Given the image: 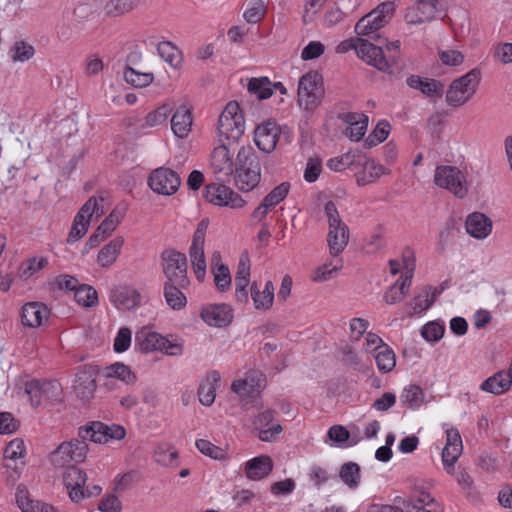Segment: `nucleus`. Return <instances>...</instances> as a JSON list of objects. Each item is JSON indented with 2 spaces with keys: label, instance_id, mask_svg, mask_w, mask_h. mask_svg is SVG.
I'll list each match as a JSON object with an SVG mask.
<instances>
[{
  "label": "nucleus",
  "instance_id": "obj_1",
  "mask_svg": "<svg viewBox=\"0 0 512 512\" xmlns=\"http://www.w3.org/2000/svg\"><path fill=\"white\" fill-rule=\"evenodd\" d=\"M104 201L102 196H92L83 204L74 217L66 239L68 244H74L82 239L86 235L91 221L100 218L105 213Z\"/></svg>",
  "mask_w": 512,
  "mask_h": 512
},
{
  "label": "nucleus",
  "instance_id": "obj_2",
  "mask_svg": "<svg viewBox=\"0 0 512 512\" xmlns=\"http://www.w3.org/2000/svg\"><path fill=\"white\" fill-rule=\"evenodd\" d=\"M481 79V71L474 68L453 80L446 91V102L451 107H460L476 93Z\"/></svg>",
  "mask_w": 512,
  "mask_h": 512
},
{
  "label": "nucleus",
  "instance_id": "obj_3",
  "mask_svg": "<svg viewBox=\"0 0 512 512\" xmlns=\"http://www.w3.org/2000/svg\"><path fill=\"white\" fill-rule=\"evenodd\" d=\"M245 131V119L236 101H230L219 116L218 136L221 142H235Z\"/></svg>",
  "mask_w": 512,
  "mask_h": 512
},
{
  "label": "nucleus",
  "instance_id": "obj_4",
  "mask_svg": "<svg viewBox=\"0 0 512 512\" xmlns=\"http://www.w3.org/2000/svg\"><path fill=\"white\" fill-rule=\"evenodd\" d=\"M324 209L329 225L327 242L330 254L337 257L348 244L349 229L340 218L339 212L333 201H328L325 204Z\"/></svg>",
  "mask_w": 512,
  "mask_h": 512
},
{
  "label": "nucleus",
  "instance_id": "obj_5",
  "mask_svg": "<svg viewBox=\"0 0 512 512\" xmlns=\"http://www.w3.org/2000/svg\"><path fill=\"white\" fill-rule=\"evenodd\" d=\"M87 481L86 473L76 467L68 466L63 474V482L72 502L78 503L83 499L97 497L102 492L99 485L85 486Z\"/></svg>",
  "mask_w": 512,
  "mask_h": 512
},
{
  "label": "nucleus",
  "instance_id": "obj_6",
  "mask_svg": "<svg viewBox=\"0 0 512 512\" xmlns=\"http://www.w3.org/2000/svg\"><path fill=\"white\" fill-rule=\"evenodd\" d=\"M237 158L244 163L236 168L235 184L239 190L249 192L253 190L261 179V165L254 153H250L245 148L239 150Z\"/></svg>",
  "mask_w": 512,
  "mask_h": 512
},
{
  "label": "nucleus",
  "instance_id": "obj_7",
  "mask_svg": "<svg viewBox=\"0 0 512 512\" xmlns=\"http://www.w3.org/2000/svg\"><path fill=\"white\" fill-rule=\"evenodd\" d=\"M135 345L143 353L160 351L171 356L180 355L183 350L180 344L171 342L160 333L147 327L141 328L136 333Z\"/></svg>",
  "mask_w": 512,
  "mask_h": 512
},
{
  "label": "nucleus",
  "instance_id": "obj_8",
  "mask_svg": "<svg viewBox=\"0 0 512 512\" xmlns=\"http://www.w3.org/2000/svg\"><path fill=\"white\" fill-rule=\"evenodd\" d=\"M162 269L167 278L166 282L176 283L181 288H187L190 280L187 275V257L174 249L164 250L161 254Z\"/></svg>",
  "mask_w": 512,
  "mask_h": 512
},
{
  "label": "nucleus",
  "instance_id": "obj_9",
  "mask_svg": "<svg viewBox=\"0 0 512 512\" xmlns=\"http://www.w3.org/2000/svg\"><path fill=\"white\" fill-rule=\"evenodd\" d=\"M323 95L322 78L316 72L303 75L298 84V104L305 110H314Z\"/></svg>",
  "mask_w": 512,
  "mask_h": 512
},
{
  "label": "nucleus",
  "instance_id": "obj_10",
  "mask_svg": "<svg viewBox=\"0 0 512 512\" xmlns=\"http://www.w3.org/2000/svg\"><path fill=\"white\" fill-rule=\"evenodd\" d=\"M208 220H201L193 234L192 242L189 248V258L193 268L194 275L199 282H203L206 276V258L204 254V244Z\"/></svg>",
  "mask_w": 512,
  "mask_h": 512
},
{
  "label": "nucleus",
  "instance_id": "obj_11",
  "mask_svg": "<svg viewBox=\"0 0 512 512\" xmlns=\"http://www.w3.org/2000/svg\"><path fill=\"white\" fill-rule=\"evenodd\" d=\"M86 439H74L61 443L51 455V462L56 467L72 466L71 463H81L85 460L88 445Z\"/></svg>",
  "mask_w": 512,
  "mask_h": 512
},
{
  "label": "nucleus",
  "instance_id": "obj_12",
  "mask_svg": "<svg viewBox=\"0 0 512 512\" xmlns=\"http://www.w3.org/2000/svg\"><path fill=\"white\" fill-rule=\"evenodd\" d=\"M353 173L356 184L363 187L377 182L383 175L390 174V170L359 151Z\"/></svg>",
  "mask_w": 512,
  "mask_h": 512
},
{
  "label": "nucleus",
  "instance_id": "obj_13",
  "mask_svg": "<svg viewBox=\"0 0 512 512\" xmlns=\"http://www.w3.org/2000/svg\"><path fill=\"white\" fill-rule=\"evenodd\" d=\"M126 430L118 424L106 425L99 421H93L79 429V436L89 439L94 443H107L110 440H121L125 437Z\"/></svg>",
  "mask_w": 512,
  "mask_h": 512
},
{
  "label": "nucleus",
  "instance_id": "obj_14",
  "mask_svg": "<svg viewBox=\"0 0 512 512\" xmlns=\"http://www.w3.org/2000/svg\"><path fill=\"white\" fill-rule=\"evenodd\" d=\"M434 182L438 187L449 190L458 198H463L467 194L465 177L457 167L438 166L435 170Z\"/></svg>",
  "mask_w": 512,
  "mask_h": 512
},
{
  "label": "nucleus",
  "instance_id": "obj_15",
  "mask_svg": "<svg viewBox=\"0 0 512 512\" xmlns=\"http://www.w3.org/2000/svg\"><path fill=\"white\" fill-rule=\"evenodd\" d=\"M181 184L180 176L174 170L166 167L155 169L148 178L149 187L161 195L175 194Z\"/></svg>",
  "mask_w": 512,
  "mask_h": 512
},
{
  "label": "nucleus",
  "instance_id": "obj_16",
  "mask_svg": "<svg viewBox=\"0 0 512 512\" xmlns=\"http://www.w3.org/2000/svg\"><path fill=\"white\" fill-rule=\"evenodd\" d=\"M276 413L265 410L256 415L252 421V430L259 440L274 442L283 431L282 426L275 420Z\"/></svg>",
  "mask_w": 512,
  "mask_h": 512
},
{
  "label": "nucleus",
  "instance_id": "obj_17",
  "mask_svg": "<svg viewBox=\"0 0 512 512\" xmlns=\"http://www.w3.org/2000/svg\"><path fill=\"white\" fill-rule=\"evenodd\" d=\"M204 197L208 202L217 206L242 208L246 204V201L230 187L218 183L208 184L205 187Z\"/></svg>",
  "mask_w": 512,
  "mask_h": 512
},
{
  "label": "nucleus",
  "instance_id": "obj_18",
  "mask_svg": "<svg viewBox=\"0 0 512 512\" xmlns=\"http://www.w3.org/2000/svg\"><path fill=\"white\" fill-rule=\"evenodd\" d=\"M447 16V10L440 0H415L414 7L406 14V21L410 24H423L436 19L439 13Z\"/></svg>",
  "mask_w": 512,
  "mask_h": 512
},
{
  "label": "nucleus",
  "instance_id": "obj_19",
  "mask_svg": "<svg viewBox=\"0 0 512 512\" xmlns=\"http://www.w3.org/2000/svg\"><path fill=\"white\" fill-rule=\"evenodd\" d=\"M291 184L287 181L274 187L255 208L252 213V219L258 222L263 221L266 216L288 196Z\"/></svg>",
  "mask_w": 512,
  "mask_h": 512
},
{
  "label": "nucleus",
  "instance_id": "obj_20",
  "mask_svg": "<svg viewBox=\"0 0 512 512\" xmlns=\"http://www.w3.org/2000/svg\"><path fill=\"white\" fill-rule=\"evenodd\" d=\"M265 376L257 370L249 371L244 378L233 381L231 389L242 399L252 398L265 387Z\"/></svg>",
  "mask_w": 512,
  "mask_h": 512
},
{
  "label": "nucleus",
  "instance_id": "obj_21",
  "mask_svg": "<svg viewBox=\"0 0 512 512\" xmlns=\"http://www.w3.org/2000/svg\"><path fill=\"white\" fill-rule=\"evenodd\" d=\"M463 444L459 431L456 428L446 430V443L442 450V463L448 474L454 473L455 463L462 454Z\"/></svg>",
  "mask_w": 512,
  "mask_h": 512
},
{
  "label": "nucleus",
  "instance_id": "obj_22",
  "mask_svg": "<svg viewBox=\"0 0 512 512\" xmlns=\"http://www.w3.org/2000/svg\"><path fill=\"white\" fill-rule=\"evenodd\" d=\"M140 292L128 285H119L111 289L109 300L120 311H130L141 304Z\"/></svg>",
  "mask_w": 512,
  "mask_h": 512
},
{
  "label": "nucleus",
  "instance_id": "obj_23",
  "mask_svg": "<svg viewBox=\"0 0 512 512\" xmlns=\"http://www.w3.org/2000/svg\"><path fill=\"white\" fill-rule=\"evenodd\" d=\"M280 135V127L273 121H267L256 127L254 141L261 151L271 153L275 150Z\"/></svg>",
  "mask_w": 512,
  "mask_h": 512
},
{
  "label": "nucleus",
  "instance_id": "obj_24",
  "mask_svg": "<svg viewBox=\"0 0 512 512\" xmlns=\"http://www.w3.org/2000/svg\"><path fill=\"white\" fill-rule=\"evenodd\" d=\"M211 168L218 179H228L234 172V163L227 145L222 143L211 153Z\"/></svg>",
  "mask_w": 512,
  "mask_h": 512
},
{
  "label": "nucleus",
  "instance_id": "obj_25",
  "mask_svg": "<svg viewBox=\"0 0 512 512\" xmlns=\"http://www.w3.org/2000/svg\"><path fill=\"white\" fill-rule=\"evenodd\" d=\"M357 56L382 72H389L391 69V64L386 59L382 48L365 39L361 40L357 48Z\"/></svg>",
  "mask_w": 512,
  "mask_h": 512
},
{
  "label": "nucleus",
  "instance_id": "obj_26",
  "mask_svg": "<svg viewBox=\"0 0 512 512\" xmlns=\"http://www.w3.org/2000/svg\"><path fill=\"white\" fill-rule=\"evenodd\" d=\"M96 370L92 367H83L77 372L74 380V392L84 401L90 400L96 391Z\"/></svg>",
  "mask_w": 512,
  "mask_h": 512
},
{
  "label": "nucleus",
  "instance_id": "obj_27",
  "mask_svg": "<svg viewBox=\"0 0 512 512\" xmlns=\"http://www.w3.org/2000/svg\"><path fill=\"white\" fill-rule=\"evenodd\" d=\"M250 258L247 252L241 253L235 274V297L238 302L248 301L247 287L250 282Z\"/></svg>",
  "mask_w": 512,
  "mask_h": 512
},
{
  "label": "nucleus",
  "instance_id": "obj_28",
  "mask_svg": "<svg viewBox=\"0 0 512 512\" xmlns=\"http://www.w3.org/2000/svg\"><path fill=\"white\" fill-rule=\"evenodd\" d=\"M193 111L187 105H180L172 114L171 130L175 137L185 139L192 130Z\"/></svg>",
  "mask_w": 512,
  "mask_h": 512
},
{
  "label": "nucleus",
  "instance_id": "obj_29",
  "mask_svg": "<svg viewBox=\"0 0 512 512\" xmlns=\"http://www.w3.org/2000/svg\"><path fill=\"white\" fill-rule=\"evenodd\" d=\"M492 220L481 212L469 214L465 221L466 232L478 240L486 239L492 232Z\"/></svg>",
  "mask_w": 512,
  "mask_h": 512
},
{
  "label": "nucleus",
  "instance_id": "obj_30",
  "mask_svg": "<svg viewBox=\"0 0 512 512\" xmlns=\"http://www.w3.org/2000/svg\"><path fill=\"white\" fill-rule=\"evenodd\" d=\"M202 320L210 326L224 327L233 319V310L227 304H212L203 308Z\"/></svg>",
  "mask_w": 512,
  "mask_h": 512
},
{
  "label": "nucleus",
  "instance_id": "obj_31",
  "mask_svg": "<svg viewBox=\"0 0 512 512\" xmlns=\"http://www.w3.org/2000/svg\"><path fill=\"white\" fill-rule=\"evenodd\" d=\"M50 310L40 302H29L23 305L21 321L23 325L36 328L40 327L49 318Z\"/></svg>",
  "mask_w": 512,
  "mask_h": 512
},
{
  "label": "nucleus",
  "instance_id": "obj_32",
  "mask_svg": "<svg viewBox=\"0 0 512 512\" xmlns=\"http://www.w3.org/2000/svg\"><path fill=\"white\" fill-rule=\"evenodd\" d=\"M273 470V461L268 455L254 457L244 464V472L248 479L259 481Z\"/></svg>",
  "mask_w": 512,
  "mask_h": 512
},
{
  "label": "nucleus",
  "instance_id": "obj_33",
  "mask_svg": "<svg viewBox=\"0 0 512 512\" xmlns=\"http://www.w3.org/2000/svg\"><path fill=\"white\" fill-rule=\"evenodd\" d=\"M406 83L410 88L421 91L428 98L442 97L444 87L438 80L410 75L406 79Z\"/></svg>",
  "mask_w": 512,
  "mask_h": 512
},
{
  "label": "nucleus",
  "instance_id": "obj_34",
  "mask_svg": "<svg viewBox=\"0 0 512 512\" xmlns=\"http://www.w3.org/2000/svg\"><path fill=\"white\" fill-rule=\"evenodd\" d=\"M274 285L272 281H267L263 290H260L257 283L253 282L250 286V294L253 305L256 310H268L272 307L274 301Z\"/></svg>",
  "mask_w": 512,
  "mask_h": 512
},
{
  "label": "nucleus",
  "instance_id": "obj_35",
  "mask_svg": "<svg viewBox=\"0 0 512 512\" xmlns=\"http://www.w3.org/2000/svg\"><path fill=\"white\" fill-rule=\"evenodd\" d=\"M512 386V379L505 370L498 371L488 377L480 385V390L494 395L507 392Z\"/></svg>",
  "mask_w": 512,
  "mask_h": 512
},
{
  "label": "nucleus",
  "instance_id": "obj_36",
  "mask_svg": "<svg viewBox=\"0 0 512 512\" xmlns=\"http://www.w3.org/2000/svg\"><path fill=\"white\" fill-rule=\"evenodd\" d=\"M344 120L348 124L345 135L352 141H359L365 135L368 126V117L364 114L347 113Z\"/></svg>",
  "mask_w": 512,
  "mask_h": 512
},
{
  "label": "nucleus",
  "instance_id": "obj_37",
  "mask_svg": "<svg viewBox=\"0 0 512 512\" xmlns=\"http://www.w3.org/2000/svg\"><path fill=\"white\" fill-rule=\"evenodd\" d=\"M15 498L22 512H55L51 505L32 500L28 490L22 485L17 487Z\"/></svg>",
  "mask_w": 512,
  "mask_h": 512
},
{
  "label": "nucleus",
  "instance_id": "obj_38",
  "mask_svg": "<svg viewBox=\"0 0 512 512\" xmlns=\"http://www.w3.org/2000/svg\"><path fill=\"white\" fill-rule=\"evenodd\" d=\"M123 245L124 238L122 236H117L112 239L99 250L97 263L104 268L114 264L121 253Z\"/></svg>",
  "mask_w": 512,
  "mask_h": 512
},
{
  "label": "nucleus",
  "instance_id": "obj_39",
  "mask_svg": "<svg viewBox=\"0 0 512 512\" xmlns=\"http://www.w3.org/2000/svg\"><path fill=\"white\" fill-rule=\"evenodd\" d=\"M387 23L380 18L378 12H369L363 16L355 25L357 35L369 36L376 34Z\"/></svg>",
  "mask_w": 512,
  "mask_h": 512
},
{
  "label": "nucleus",
  "instance_id": "obj_40",
  "mask_svg": "<svg viewBox=\"0 0 512 512\" xmlns=\"http://www.w3.org/2000/svg\"><path fill=\"white\" fill-rule=\"evenodd\" d=\"M220 381V374L217 371L210 372L206 379L200 384L198 390L199 401L205 406L213 404L216 397V388Z\"/></svg>",
  "mask_w": 512,
  "mask_h": 512
},
{
  "label": "nucleus",
  "instance_id": "obj_41",
  "mask_svg": "<svg viewBox=\"0 0 512 512\" xmlns=\"http://www.w3.org/2000/svg\"><path fill=\"white\" fill-rule=\"evenodd\" d=\"M220 260V254L215 252L212 255V272L214 275V283L218 290L227 291L231 287V274L228 266L222 263H218Z\"/></svg>",
  "mask_w": 512,
  "mask_h": 512
},
{
  "label": "nucleus",
  "instance_id": "obj_42",
  "mask_svg": "<svg viewBox=\"0 0 512 512\" xmlns=\"http://www.w3.org/2000/svg\"><path fill=\"white\" fill-rule=\"evenodd\" d=\"M102 376L106 379H118L128 385L134 384L137 380L136 374L131 368L121 362H115L105 367L102 371Z\"/></svg>",
  "mask_w": 512,
  "mask_h": 512
},
{
  "label": "nucleus",
  "instance_id": "obj_43",
  "mask_svg": "<svg viewBox=\"0 0 512 512\" xmlns=\"http://www.w3.org/2000/svg\"><path fill=\"white\" fill-rule=\"evenodd\" d=\"M126 212L127 206L125 204L116 205L109 213V215L98 226L99 232L103 233L104 236H111V234L116 230V228L125 218Z\"/></svg>",
  "mask_w": 512,
  "mask_h": 512
},
{
  "label": "nucleus",
  "instance_id": "obj_44",
  "mask_svg": "<svg viewBox=\"0 0 512 512\" xmlns=\"http://www.w3.org/2000/svg\"><path fill=\"white\" fill-rule=\"evenodd\" d=\"M182 289L176 283L165 282L164 284V297L167 305L173 310H180L187 304V299Z\"/></svg>",
  "mask_w": 512,
  "mask_h": 512
},
{
  "label": "nucleus",
  "instance_id": "obj_45",
  "mask_svg": "<svg viewBox=\"0 0 512 512\" xmlns=\"http://www.w3.org/2000/svg\"><path fill=\"white\" fill-rule=\"evenodd\" d=\"M412 281L408 278L399 279L385 292L383 300L388 305H393L402 301V299L408 293Z\"/></svg>",
  "mask_w": 512,
  "mask_h": 512
},
{
  "label": "nucleus",
  "instance_id": "obj_46",
  "mask_svg": "<svg viewBox=\"0 0 512 512\" xmlns=\"http://www.w3.org/2000/svg\"><path fill=\"white\" fill-rule=\"evenodd\" d=\"M49 387H58V385L51 382H41L37 379L27 381L25 384V392L30 397L32 406L37 407L42 398L45 396Z\"/></svg>",
  "mask_w": 512,
  "mask_h": 512
},
{
  "label": "nucleus",
  "instance_id": "obj_47",
  "mask_svg": "<svg viewBox=\"0 0 512 512\" xmlns=\"http://www.w3.org/2000/svg\"><path fill=\"white\" fill-rule=\"evenodd\" d=\"M173 111V105L170 103H164L157 107L155 110L149 112L141 125L142 128H152L165 123L169 115Z\"/></svg>",
  "mask_w": 512,
  "mask_h": 512
},
{
  "label": "nucleus",
  "instance_id": "obj_48",
  "mask_svg": "<svg viewBox=\"0 0 512 512\" xmlns=\"http://www.w3.org/2000/svg\"><path fill=\"white\" fill-rule=\"evenodd\" d=\"M154 460L162 465L174 467L178 464V452L167 443L159 444L153 454Z\"/></svg>",
  "mask_w": 512,
  "mask_h": 512
},
{
  "label": "nucleus",
  "instance_id": "obj_49",
  "mask_svg": "<svg viewBox=\"0 0 512 512\" xmlns=\"http://www.w3.org/2000/svg\"><path fill=\"white\" fill-rule=\"evenodd\" d=\"M400 401L412 410L418 409L424 401V393L420 386L409 385L400 395Z\"/></svg>",
  "mask_w": 512,
  "mask_h": 512
},
{
  "label": "nucleus",
  "instance_id": "obj_50",
  "mask_svg": "<svg viewBox=\"0 0 512 512\" xmlns=\"http://www.w3.org/2000/svg\"><path fill=\"white\" fill-rule=\"evenodd\" d=\"M247 89L261 100L268 99L273 95L272 82L268 77L251 78Z\"/></svg>",
  "mask_w": 512,
  "mask_h": 512
},
{
  "label": "nucleus",
  "instance_id": "obj_51",
  "mask_svg": "<svg viewBox=\"0 0 512 512\" xmlns=\"http://www.w3.org/2000/svg\"><path fill=\"white\" fill-rule=\"evenodd\" d=\"M74 299L78 305L91 308L98 304V293L92 286L81 284L74 293Z\"/></svg>",
  "mask_w": 512,
  "mask_h": 512
},
{
  "label": "nucleus",
  "instance_id": "obj_52",
  "mask_svg": "<svg viewBox=\"0 0 512 512\" xmlns=\"http://www.w3.org/2000/svg\"><path fill=\"white\" fill-rule=\"evenodd\" d=\"M358 152L359 151H348L340 156L330 158L327 161V167L335 172H342L346 169L353 171Z\"/></svg>",
  "mask_w": 512,
  "mask_h": 512
},
{
  "label": "nucleus",
  "instance_id": "obj_53",
  "mask_svg": "<svg viewBox=\"0 0 512 512\" xmlns=\"http://www.w3.org/2000/svg\"><path fill=\"white\" fill-rule=\"evenodd\" d=\"M374 356L377 368L382 373L390 372L396 365L395 354L387 345H382Z\"/></svg>",
  "mask_w": 512,
  "mask_h": 512
},
{
  "label": "nucleus",
  "instance_id": "obj_54",
  "mask_svg": "<svg viewBox=\"0 0 512 512\" xmlns=\"http://www.w3.org/2000/svg\"><path fill=\"white\" fill-rule=\"evenodd\" d=\"M343 266L341 258L335 257L330 263H325L318 267L313 273L312 280L314 282H324L334 277L335 273Z\"/></svg>",
  "mask_w": 512,
  "mask_h": 512
},
{
  "label": "nucleus",
  "instance_id": "obj_55",
  "mask_svg": "<svg viewBox=\"0 0 512 512\" xmlns=\"http://www.w3.org/2000/svg\"><path fill=\"white\" fill-rule=\"evenodd\" d=\"M125 81L135 88H144L149 86L153 80L152 73H143L134 68L127 67L124 71Z\"/></svg>",
  "mask_w": 512,
  "mask_h": 512
},
{
  "label": "nucleus",
  "instance_id": "obj_56",
  "mask_svg": "<svg viewBox=\"0 0 512 512\" xmlns=\"http://www.w3.org/2000/svg\"><path fill=\"white\" fill-rule=\"evenodd\" d=\"M339 477L349 488H356L360 482L359 465L355 462L344 463L339 470Z\"/></svg>",
  "mask_w": 512,
  "mask_h": 512
},
{
  "label": "nucleus",
  "instance_id": "obj_57",
  "mask_svg": "<svg viewBox=\"0 0 512 512\" xmlns=\"http://www.w3.org/2000/svg\"><path fill=\"white\" fill-rule=\"evenodd\" d=\"M267 4L264 0H251L244 11V18L248 23L256 24L266 15Z\"/></svg>",
  "mask_w": 512,
  "mask_h": 512
},
{
  "label": "nucleus",
  "instance_id": "obj_58",
  "mask_svg": "<svg viewBox=\"0 0 512 512\" xmlns=\"http://www.w3.org/2000/svg\"><path fill=\"white\" fill-rule=\"evenodd\" d=\"M35 54L34 47L25 42L17 41L9 51L10 58L14 62H26L30 60Z\"/></svg>",
  "mask_w": 512,
  "mask_h": 512
},
{
  "label": "nucleus",
  "instance_id": "obj_59",
  "mask_svg": "<svg viewBox=\"0 0 512 512\" xmlns=\"http://www.w3.org/2000/svg\"><path fill=\"white\" fill-rule=\"evenodd\" d=\"M196 448L205 456H208L215 460H225L227 458V452L225 449L214 445L209 440L198 439L195 442Z\"/></svg>",
  "mask_w": 512,
  "mask_h": 512
},
{
  "label": "nucleus",
  "instance_id": "obj_60",
  "mask_svg": "<svg viewBox=\"0 0 512 512\" xmlns=\"http://www.w3.org/2000/svg\"><path fill=\"white\" fill-rule=\"evenodd\" d=\"M158 53L160 57L171 66L176 67L180 62L179 49L169 41H163L158 44Z\"/></svg>",
  "mask_w": 512,
  "mask_h": 512
},
{
  "label": "nucleus",
  "instance_id": "obj_61",
  "mask_svg": "<svg viewBox=\"0 0 512 512\" xmlns=\"http://www.w3.org/2000/svg\"><path fill=\"white\" fill-rule=\"evenodd\" d=\"M26 456V446L24 440L15 438L11 440L4 449V459L6 461H17Z\"/></svg>",
  "mask_w": 512,
  "mask_h": 512
},
{
  "label": "nucleus",
  "instance_id": "obj_62",
  "mask_svg": "<svg viewBox=\"0 0 512 512\" xmlns=\"http://www.w3.org/2000/svg\"><path fill=\"white\" fill-rule=\"evenodd\" d=\"M48 265L46 257H32L22 264V276L29 278Z\"/></svg>",
  "mask_w": 512,
  "mask_h": 512
},
{
  "label": "nucleus",
  "instance_id": "obj_63",
  "mask_svg": "<svg viewBox=\"0 0 512 512\" xmlns=\"http://www.w3.org/2000/svg\"><path fill=\"white\" fill-rule=\"evenodd\" d=\"M131 342V330L128 327H121L114 338L113 349L116 353H123L130 348Z\"/></svg>",
  "mask_w": 512,
  "mask_h": 512
},
{
  "label": "nucleus",
  "instance_id": "obj_64",
  "mask_svg": "<svg viewBox=\"0 0 512 512\" xmlns=\"http://www.w3.org/2000/svg\"><path fill=\"white\" fill-rule=\"evenodd\" d=\"M391 131V126L387 121H381L377 124L375 129L367 138V143L369 146H375L387 139Z\"/></svg>",
  "mask_w": 512,
  "mask_h": 512
}]
</instances>
